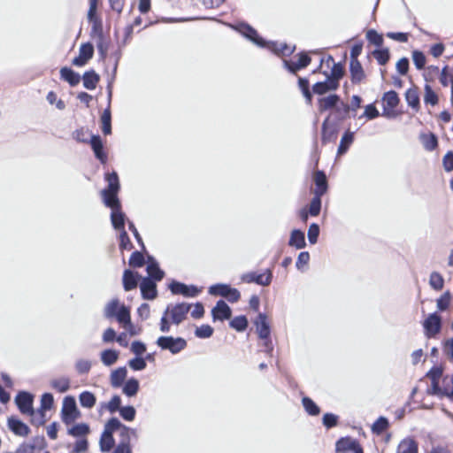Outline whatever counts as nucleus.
<instances>
[{
	"instance_id": "nucleus-48",
	"label": "nucleus",
	"mask_w": 453,
	"mask_h": 453,
	"mask_svg": "<svg viewBox=\"0 0 453 453\" xmlns=\"http://www.w3.org/2000/svg\"><path fill=\"white\" fill-rule=\"evenodd\" d=\"M421 142L426 150L431 151L437 146V138L433 134H422Z\"/></svg>"
},
{
	"instance_id": "nucleus-27",
	"label": "nucleus",
	"mask_w": 453,
	"mask_h": 453,
	"mask_svg": "<svg viewBox=\"0 0 453 453\" xmlns=\"http://www.w3.org/2000/svg\"><path fill=\"white\" fill-rule=\"evenodd\" d=\"M147 273L149 274L148 278L155 280H161L165 275L164 272L159 268L158 264L152 258H150L148 262Z\"/></svg>"
},
{
	"instance_id": "nucleus-8",
	"label": "nucleus",
	"mask_w": 453,
	"mask_h": 453,
	"mask_svg": "<svg viewBox=\"0 0 453 453\" xmlns=\"http://www.w3.org/2000/svg\"><path fill=\"white\" fill-rule=\"evenodd\" d=\"M425 335L434 338L441 329V318L437 312L430 313L422 323Z\"/></svg>"
},
{
	"instance_id": "nucleus-24",
	"label": "nucleus",
	"mask_w": 453,
	"mask_h": 453,
	"mask_svg": "<svg viewBox=\"0 0 453 453\" xmlns=\"http://www.w3.org/2000/svg\"><path fill=\"white\" fill-rule=\"evenodd\" d=\"M90 144L96 157L99 159L102 163H105L107 160V156L103 150L104 145L100 136L93 135L90 140Z\"/></svg>"
},
{
	"instance_id": "nucleus-9",
	"label": "nucleus",
	"mask_w": 453,
	"mask_h": 453,
	"mask_svg": "<svg viewBox=\"0 0 453 453\" xmlns=\"http://www.w3.org/2000/svg\"><path fill=\"white\" fill-rule=\"evenodd\" d=\"M273 278L272 271L267 269L263 273H257L256 272H250L243 273L241 276V280L246 283H257L261 286L270 285Z\"/></svg>"
},
{
	"instance_id": "nucleus-15",
	"label": "nucleus",
	"mask_w": 453,
	"mask_h": 453,
	"mask_svg": "<svg viewBox=\"0 0 453 453\" xmlns=\"http://www.w3.org/2000/svg\"><path fill=\"white\" fill-rule=\"evenodd\" d=\"M94 48L90 43H84L81 46L79 56L73 59V65L83 66L93 57Z\"/></svg>"
},
{
	"instance_id": "nucleus-63",
	"label": "nucleus",
	"mask_w": 453,
	"mask_h": 453,
	"mask_svg": "<svg viewBox=\"0 0 453 453\" xmlns=\"http://www.w3.org/2000/svg\"><path fill=\"white\" fill-rule=\"evenodd\" d=\"M412 60L418 70H421L426 65V57L421 51L414 50L412 53Z\"/></svg>"
},
{
	"instance_id": "nucleus-35",
	"label": "nucleus",
	"mask_w": 453,
	"mask_h": 453,
	"mask_svg": "<svg viewBox=\"0 0 453 453\" xmlns=\"http://www.w3.org/2000/svg\"><path fill=\"white\" fill-rule=\"evenodd\" d=\"M102 131L105 135L111 134V116L110 105L104 111L101 116Z\"/></svg>"
},
{
	"instance_id": "nucleus-38",
	"label": "nucleus",
	"mask_w": 453,
	"mask_h": 453,
	"mask_svg": "<svg viewBox=\"0 0 453 453\" xmlns=\"http://www.w3.org/2000/svg\"><path fill=\"white\" fill-rule=\"evenodd\" d=\"M114 445V438L109 432L104 431L100 438V449L103 452L110 451Z\"/></svg>"
},
{
	"instance_id": "nucleus-18",
	"label": "nucleus",
	"mask_w": 453,
	"mask_h": 453,
	"mask_svg": "<svg viewBox=\"0 0 453 453\" xmlns=\"http://www.w3.org/2000/svg\"><path fill=\"white\" fill-rule=\"evenodd\" d=\"M214 320H225L231 317L232 311L230 307L222 300L217 302L215 307L211 311Z\"/></svg>"
},
{
	"instance_id": "nucleus-13",
	"label": "nucleus",
	"mask_w": 453,
	"mask_h": 453,
	"mask_svg": "<svg viewBox=\"0 0 453 453\" xmlns=\"http://www.w3.org/2000/svg\"><path fill=\"white\" fill-rule=\"evenodd\" d=\"M338 453H363V449L357 440L347 437L342 438L336 442Z\"/></svg>"
},
{
	"instance_id": "nucleus-26",
	"label": "nucleus",
	"mask_w": 453,
	"mask_h": 453,
	"mask_svg": "<svg viewBox=\"0 0 453 453\" xmlns=\"http://www.w3.org/2000/svg\"><path fill=\"white\" fill-rule=\"evenodd\" d=\"M60 77L62 80L67 81L71 86L77 85L81 81L80 74L68 67L61 68Z\"/></svg>"
},
{
	"instance_id": "nucleus-42",
	"label": "nucleus",
	"mask_w": 453,
	"mask_h": 453,
	"mask_svg": "<svg viewBox=\"0 0 453 453\" xmlns=\"http://www.w3.org/2000/svg\"><path fill=\"white\" fill-rule=\"evenodd\" d=\"M113 318H115L121 326L126 322H129L131 319L129 308L121 304Z\"/></svg>"
},
{
	"instance_id": "nucleus-2",
	"label": "nucleus",
	"mask_w": 453,
	"mask_h": 453,
	"mask_svg": "<svg viewBox=\"0 0 453 453\" xmlns=\"http://www.w3.org/2000/svg\"><path fill=\"white\" fill-rule=\"evenodd\" d=\"M324 63L326 64L328 67L332 65V67L329 73L326 71L323 72V74L326 76L325 81H318L312 86L313 93L319 96L338 89L340 81L344 74L342 65L340 63H334V60L331 56H328L326 59L321 58L319 68L314 70L313 73H315L319 72Z\"/></svg>"
},
{
	"instance_id": "nucleus-3",
	"label": "nucleus",
	"mask_w": 453,
	"mask_h": 453,
	"mask_svg": "<svg viewBox=\"0 0 453 453\" xmlns=\"http://www.w3.org/2000/svg\"><path fill=\"white\" fill-rule=\"evenodd\" d=\"M234 28L241 33L243 36L250 40L256 45L267 48L273 53L281 56H288L292 54L295 50L294 46L288 45L286 43H278L276 42H265L264 39L259 37L257 31L249 26L248 24H239L234 27Z\"/></svg>"
},
{
	"instance_id": "nucleus-45",
	"label": "nucleus",
	"mask_w": 453,
	"mask_h": 453,
	"mask_svg": "<svg viewBox=\"0 0 453 453\" xmlns=\"http://www.w3.org/2000/svg\"><path fill=\"white\" fill-rule=\"evenodd\" d=\"M120 303L118 299H112L104 307V316L107 319H112L116 312L119 311Z\"/></svg>"
},
{
	"instance_id": "nucleus-5",
	"label": "nucleus",
	"mask_w": 453,
	"mask_h": 453,
	"mask_svg": "<svg viewBox=\"0 0 453 453\" xmlns=\"http://www.w3.org/2000/svg\"><path fill=\"white\" fill-rule=\"evenodd\" d=\"M254 323L259 338L264 340L263 344L265 348V352L271 354L273 347L270 339L271 330L266 315L264 313H259Z\"/></svg>"
},
{
	"instance_id": "nucleus-23",
	"label": "nucleus",
	"mask_w": 453,
	"mask_h": 453,
	"mask_svg": "<svg viewBox=\"0 0 453 453\" xmlns=\"http://www.w3.org/2000/svg\"><path fill=\"white\" fill-rule=\"evenodd\" d=\"M349 71L351 74V81L354 83L361 82L365 77L363 67L357 59L350 60Z\"/></svg>"
},
{
	"instance_id": "nucleus-33",
	"label": "nucleus",
	"mask_w": 453,
	"mask_h": 453,
	"mask_svg": "<svg viewBox=\"0 0 453 453\" xmlns=\"http://www.w3.org/2000/svg\"><path fill=\"white\" fill-rule=\"evenodd\" d=\"M92 367V361L88 358H78L74 363L75 372L79 375L88 374Z\"/></svg>"
},
{
	"instance_id": "nucleus-20",
	"label": "nucleus",
	"mask_w": 453,
	"mask_h": 453,
	"mask_svg": "<svg viewBox=\"0 0 453 453\" xmlns=\"http://www.w3.org/2000/svg\"><path fill=\"white\" fill-rule=\"evenodd\" d=\"M313 181L316 188L313 190L314 195L323 196L327 191V180L326 174L322 171H317L313 174Z\"/></svg>"
},
{
	"instance_id": "nucleus-14",
	"label": "nucleus",
	"mask_w": 453,
	"mask_h": 453,
	"mask_svg": "<svg viewBox=\"0 0 453 453\" xmlns=\"http://www.w3.org/2000/svg\"><path fill=\"white\" fill-rule=\"evenodd\" d=\"M429 394L438 395L440 397L446 396L449 399L453 398V376H445L441 381L438 383V388H434Z\"/></svg>"
},
{
	"instance_id": "nucleus-25",
	"label": "nucleus",
	"mask_w": 453,
	"mask_h": 453,
	"mask_svg": "<svg viewBox=\"0 0 453 453\" xmlns=\"http://www.w3.org/2000/svg\"><path fill=\"white\" fill-rule=\"evenodd\" d=\"M288 245L298 250L306 246L304 234L301 230L295 229L291 232Z\"/></svg>"
},
{
	"instance_id": "nucleus-29",
	"label": "nucleus",
	"mask_w": 453,
	"mask_h": 453,
	"mask_svg": "<svg viewBox=\"0 0 453 453\" xmlns=\"http://www.w3.org/2000/svg\"><path fill=\"white\" fill-rule=\"evenodd\" d=\"M426 377L431 380V387L427 389L430 393L434 388H438V383L441 382L442 377V369L441 367H433L426 374Z\"/></svg>"
},
{
	"instance_id": "nucleus-28",
	"label": "nucleus",
	"mask_w": 453,
	"mask_h": 453,
	"mask_svg": "<svg viewBox=\"0 0 453 453\" xmlns=\"http://www.w3.org/2000/svg\"><path fill=\"white\" fill-rule=\"evenodd\" d=\"M138 273L126 270L123 274V287L126 291L134 289L137 286Z\"/></svg>"
},
{
	"instance_id": "nucleus-6",
	"label": "nucleus",
	"mask_w": 453,
	"mask_h": 453,
	"mask_svg": "<svg viewBox=\"0 0 453 453\" xmlns=\"http://www.w3.org/2000/svg\"><path fill=\"white\" fill-rule=\"evenodd\" d=\"M156 344L162 350H169L175 355L180 353L187 347V342L181 337L160 336L157 338Z\"/></svg>"
},
{
	"instance_id": "nucleus-40",
	"label": "nucleus",
	"mask_w": 453,
	"mask_h": 453,
	"mask_svg": "<svg viewBox=\"0 0 453 453\" xmlns=\"http://www.w3.org/2000/svg\"><path fill=\"white\" fill-rule=\"evenodd\" d=\"M354 133L347 131L341 139V142L338 148V154H344L349 145L353 142Z\"/></svg>"
},
{
	"instance_id": "nucleus-31",
	"label": "nucleus",
	"mask_w": 453,
	"mask_h": 453,
	"mask_svg": "<svg viewBox=\"0 0 453 453\" xmlns=\"http://www.w3.org/2000/svg\"><path fill=\"white\" fill-rule=\"evenodd\" d=\"M440 82L444 87L451 86V103L453 104V70L449 69V66H445L441 70Z\"/></svg>"
},
{
	"instance_id": "nucleus-17",
	"label": "nucleus",
	"mask_w": 453,
	"mask_h": 453,
	"mask_svg": "<svg viewBox=\"0 0 453 453\" xmlns=\"http://www.w3.org/2000/svg\"><path fill=\"white\" fill-rule=\"evenodd\" d=\"M140 289L144 299L152 300L157 296V286L150 278L147 277L142 279L140 284Z\"/></svg>"
},
{
	"instance_id": "nucleus-16",
	"label": "nucleus",
	"mask_w": 453,
	"mask_h": 453,
	"mask_svg": "<svg viewBox=\"0 0 453 453\" xmlns=\"http://www.w3.org/2000/svg\"><path fill=\"white\" fill-rule=\"evenodd\" d=\"M296 61L283 60L284 66L292 73L309 65L311 58L306 53H301Z\"/></svg>"
},
{
	"instance_id": "nucleus-52",
	"label": "nucleus",
	"mask_w": 453,
	"mask_h": 453,
	"mask_svg": "<svg viewBox=\"0 0 453 453\" xmlns=\"http://www.w3.org/2000/svg\"><path fill=\"white\" fill-rule=\"evenodd\" d=\"M298 86L300 89L302 90V93L303 96L305 97L306 101L311 104L312 96L309 89V80L306 78L299 77L298 79Z\"/></svg>"
},
{
	"instance_id": "nucleus-44",
	"label": "nucleus",
	"mask_w": 453,
	"mask_h": 453,
	"mask_svg": "<svg viewBox=\"0 0 453 453\" xmlns=\"http://www.w3.org/2000/svg\"><path fill=\"white\" fill-rule=\"evenodd\" d=\"M96 8H97V0H89V9L88 12V19L90 22H93L94 30H96L97 27L100 26V22L97 19V18L96 17Z\"/></svg>"
},
{
	"instance_id": "nucleus-54",
	"label": "nucleus",
	"mask_w": 453,
	"mask_h": 453,
	"mask_svg": "<svg viewBox=\"0 0 453 453\" xmlns=\"http://www.w3.org/2000/svg\"><path fill=\"white\" fill-rule=\"evenodd\" d=\"M388 427V420L384 417H380L372 425V430L374 434H380Z\"/></svg>"
},
{
	"instance_id": "nucleus-56",
	"label": "nucleus",
	"mask_w": 453,
	"mask_h": 453,
	"mask_svg": "<svg viewBox=\"0 0 453 453\" xmlns=\"http://www.w3.org/2000/svg\"><path fill=\"white\" fill-rule=\"evenodd\" d=\"M407 104L411 107H417L419 104L418 92L415 88H410L405 93Z\"/></svg>"
},
{
	"instance_id": "nucleus-19",
	"label": "nucleus",
	"mask_w": 453,
	"mask_h": 453,
	"mask_svg": "<svg viewBox=\"0 0 453 453\" xmlns=\"http://www.w3.org/2000/svg\"><path fill=\"white\" fill-rule=\"evenodd\" d=\"M395 453H418V442L411 436L405 437L399 442Z\"/></svg>"
},
{
	"instance_id": "nucleus-37",
	"label": "nucleus",
	"mask_w": 453,
	"mask_h": 453,
	"mask_svg": "<svg viewBox=\"0 0 453 453\" xmlns=\"http://www.w3.org/2000/svg\"><path fill=\"white\" fill-rule=\"evenodd\" d=\"M80 404L87 409H91L96 402V396L89 391H83L79 395Z\"/></svg>"
},
{
	"instance_id": "nucleus-41",
	"label": "nucleus",
	"mask_w": 453,
	"mask_h": 453,
	"mask_svg": "<svg viewBox=\"0 0 453 453\" xmlns=\"http://www.w3.org/2000/svg\"><path fill=\"white\" fill-rule=\"evenodd\" d=\"M54 399L53 395L50 393H45L42 395L41 398V408L39 410V414L41 417H44V411L47 410H50L53 406Z\"/></svg>"
},
{
	"instance_id": "nucleus-21",
	"label": "nucleus",
	"mask_w": 453,
	"mask_h": 453,
	"mask_svg": "<svg viewBox=\"0 0 453 453\" xmlns=\"http://www.w3.org/2000/svg\"><path fill=\"white\" fill-rule=\"evenodd\" d=\"M8 426L16 435L19 436H27L30 433L29 427L14 417L8 418Z\"/></svg>"
},
{
	"instance_id": "nucleus-53",
	"label": "nucleus",
	"mask_w": 453,
	"mask_h": 453,
	"mask_svg": "<svg viewBox=\"0 0 453 453\" xmlns=\"http://www.w3.org/2000/svg\"><path fill=\"white\" fill-rule=\"evenodd\" d=\"M350 106L341 100L340 103H338L337 105L334 107V111L337 114V118L339 120L344 119L348 116Z\"/></svg>"
},
{
	"instance_id": "nucleus-49",
	"label": "nucleus",
	"mask_w": 453,
	"mask_h": 453,
	"mask_svg": "<svg viewBox=\"0 0 453 453\" xmlns=\"http://www.w3.org/2000/svg\"><path fill=\"white\" fill-rule=\"evenodd\" d=\"M230 326L239 332H242L248 326V320L245 316L235 317L230 321Z\"/></svg>"
},
{
	"instance_id": "nucleus-30",
	"label": "nucleus",
	"mask_w": 453,
	"mask_h": 453,
	"mask_svg": "<svg viewBox=\"0 0 453 453\" xmlns=\"http://www.w3.org/2000/svg\"><path fill=\"white\" fill-rule=\"evenodd\" d=\"M127 371L126 367H119L111 373V384L114 388H119L124 382Z\"/></svg>"
},
{
	"instance_id": "nucleus-47",
	"label": "nucleus",
	"mask_w": 453,
	"mask_h": 453,
	"mask_svg": "<svg viewBox=\"0 0 453 453\" xmlns=\"http://www.w3.org/2000/svg\"><path fill=\"white\" fill-rule=\"evenodd\" d=\"M429 285L434 290H441L444 285V280L441 273L433 272L429 277Z\"/></svg>"
},
{
	"instance_id": "nucleus-36",
	"label": "nucleus",
	"mask_w": 453,
	"mask_h": 453,
	"mask_svg": "<svg viewBox=\"0 0 453 453\" xmlns=\"http://www.w3.org/2000/svg\"><path fill=\"white\" fill-rule=\"evenodd\" d=\"M50 386L59 393H65L70 388V380L67 377H59L52 380Z\"/></svg>"
},
{
	"instance_id": "nucleus-57",
	"label": "nucleus",
	"mask_w": 453,
	"mask_h": 453,
	"mask_svg": "<svg viewBox=\"0 0 453 453\" xmlns=\"http://www.w3.org/2000/svg\"><path fill=\"white\" fill-rule=\"evenodd\" d=\"M128 365L134 371H142L146 368V359L141 357H136L128 361Z\"/></svg>"
},
{
	"instance_id": "nucleus-7",
	"label": "nucleus",
	"mask_w": 453,
	"mask_h": 453,
	"mask_svg": "<svg viewBox=\"0 0 453 453\" xmlns=\"http://www.w3.org/2000/svg\"><path fill=\"white\" fill-rule=\"evenodd\" d=\"M81 415L77 409L75 400L73 396H65L63 400L61 418L65 424L69 425L74 422Z\"/></svg>"
},
{
	"instance_id": "nucleus-62",
	"label": "nucleus",
	"mask_w": 453,
	"mask_h": 453,
	"mask_svg": "<svg viewBox=\"0 0 453 453\" xmlns=\"http://www.w3.org/2000/svg\"><path fill=\"white\" fill-rule=\"evenodd\" d=\"M120 416L127 421H132L135 418V409L133 406H125L119 409Z\"/></svg>"
},
{
	"instance_id": "nucleus-34",
	"label": "nucleus",
	"mask_w": 453,
	"mask_h": 453,
	"mask_svg": "<svg viewBox=\"0 0 453 453\" xmlns=\"http://www.w3.org/2000/svg\"><path fill=\"white\" fill-rule=\"evenodd\" d=\"M119 352L114 349H105L101 352V361L106 366L114 365L119 358Z\"/></svg>"
},
{
	"instance_id": "nucleus-60",
	"label": "nucleus",
	"mask_w": 453,
	"mask_h": 453,
	"mask_svg": "<svg viewBox=\"0 0 453 453\" xmlns=\"http://www.w3.org/2000/svg\"><path fill=\"white\" fill-rule=\"evenodd\" d=\"M123 424L118 418H111L105 424L104 431L112 434L115 431L120 430Z\"/></svg>"
},
{
	"instance_id": "nucleus-58",
	"label": "nucleus",
	"mask_w": 453,
	"mask_h": 453,
	"mask_svg": "<svg viewBox=\"0 0 453 453\" xmlns=\"http://www.w3.org/2000/svg\"><path fill=\"white\" fill-rule=\"evenodd\" d=\"M450 298L451 296L449 291L441 295V297L436 301L438 310L441 311H446L449 306Z\"/></svg>"
},
{
	"instance_id": "nucleus-10",
	"label": "nucleus",
	"mask_w": 453,
	"mask_h": 453,
	"mask_svg": "<svg viewBox=\"0 0 453 453\" xmlns=\"http://www.w3.org/2000/svg\"><path fill=\"white\" fill-rule=\"evenodd\" d=\"M33 401L34 396L27 392H19L15 397V403L20 412L29 416L35 415Z\"/></svg>"
},
{
	"instance_id": "nucleus-55",
	"label": "nucleus",
	"mask_w": 453,
	"mask_h": 453,
	"mask_svg": "<svg viewBox=\"0 0 453 453\" xmlns=\"http://www.w3.org/2000/svg\"><path fill=\"white\" fill-rule=\"evenodd\" d=\"M321 209V196L314 195V197L311 199L309 213L310 215L316 217L319 214Z\"/></svg>"
},
{
	"instance_id": "nucleus-46",
	"label": "nucleus",
	"mask_w": 453,
	"mask_h": 453,
	"mask_svg": "<svg viewBox=\"0 0 453 453\" xmlns=\"http://www.w3.org/2000/svg\"><path fill=\"white\" fill-rule=\"evenodd\" d=\"M89 433V426L85 423H81L68 429V434L73 437H80Z\"/></svg>"
},
{
	"instance_id": "nucleus-64",
	"label": "nucleus",
	"mask_w": 453,
	"mask_h": 453,
	"mask_svg": "<svg viewBox=\"0 0 453 453\" xmlns=\"http://www.w3.org/2000/svg\"><path fill=\"white\" fill-rule=\"evenodd\" d=\"M366 38L376 46H381L383 43V37L381 35L378 34L375 30H369L366 33Z\"/></svg>"
},
{
	"instance_id": "nucleus-4",
	"label": "nucleus",
	"mask_w": 453,
	"mask_h": 453,
	"mask_svg": "<svg viewBox=\"0 0 453 453\" xmlns=\"http://www.w3.org/2000/svg\"><path fill=\"white\" fill-rule=\"evenodd\" d=\"M190 308L191 305L186 303L168 305L160 319V331L162 333H168L171 323L177 326L180 324L186 319Z\"/></svg>"
},
{
	"instance_id": "nucleus-43",
	"label": "nucleus",
	"mask_w": 453,
	"mask_h": 453,
	"mask_svg": "<svg viewBox=\"0 0 453 453\" xmlns=\"http://www.w3.org/2000/svg\"><path fill=\"white\" fill-rule=\"evenodd\" d=\"M231 288H232L226 284H216L210 287L209 293L213 296H220L226 298Z\"/></svg>"
},
{
	"instance_id": "nucleus-50",
	"label": "nucleus",
	"mask_w": 453,
	"mask_h": 453,
	"mask_svg": "<svg viewBox=\"0 0 453 453\" xmlns=\"http://www.w3.org/2000/svg\"><path fill=\"white\" fill-rule=\"evenodd\" d=\"M119 431H120V436L122 438L120 442L130 443V439L132 437L137 438V431L134 428H130V427L123 425Z\"/></svg>"
},
{
	"instance_id": "nucleus-51",
	"label": "nucleus",
	"mask_w": 453,
	"mask_h": 453,
	"mask_svg": "<svg viewBox=\"0 0 453 453\" xmlns=\"http://www.w3.org/2000/svg\"><path fill=\"white\" fill-rule=\"evenodd\" d=\"M302 402L305 411L310 415L316 416L319 414L320 410L319 406L311 398L303 397Z\"/></svg>"
},
{
	"instance_id": "nucleus-12",
	"label": "nucleus",
	"mask_w": 453,
	"mask_h": 453,
	"mask_svg": "<svg viewBox=\"0 0 453 453\" xmlns=\"http://www.w3.org/2000/svg\"><path fill=\"white\" fill-rule=\"evenodd\" d=\"M383 113L388 118L394 116V110L399 104V97L395 91H388L382 97Z\"/></svg>"
},
{
	"instance_id": "nucleus-61",
	"label": "nucleus",
	"mask_w": 453,
	"mask_h": 453,
	"mask_svg": "<svg viewBox=\"0 0 453 453\" xmlns=\"http://www.w3.org/2000/svg\"><path fill=\"white\" fill-rule=\"evenodd\" d=\"M213 334V328L209 325H203L196 329L195 334L198 338H209Z\"/></svg>"
},
{
	"instance_id": "nucleus-1",
	"label": "nucleus",
	"mask_w": 453,
	"mask_h": 453,
	"mask_svg": "<svg viewBox=\"0 0 453 453\" xmlns=\"http://www.w3.org/2000/svg\"><path fill=\"white\" fill-rule=\"evenodd\" d=\"M108 186L101 192L104 203L111 209V221L114 229L119 232L125 230L126 215L121 211L120 202L118 198V192L119 190V181L118 174L113 172L106 174L105 177Z\"/></svg>"
},
{
	"instance_id": "nucleus-22",
	"label": "nucleus",
	"mask_w": 453,
	"mask_h": 453,
	"mask_svg": "<svg viewBox=\"0 0 453 453\" xmlns=\"http://www.w3.org/2000/svg\"><path fill=\"white\" fill-rule=\"evenodd\" d=\"M338 103H340V97L335 94L320 97L318 99L319 111L322 112L330 109H334Z\"/></svg>"
},
{
	"instance_id": "nucleus-59",
	"label": "nucleus",
	"mask_w": 453,
	"mask_h": 453,
	"mask_svg": "<svg viewBox=\"0 0 453 453\" xmlns=\"http://www.w3.org/2000/svg\"><path fill=\"white\" fill-rule=\"evenodd\" d=\"M372 55L380 65H385L389 59V52L388 49L375 50L372 52Z\"/></svg>"
},
{
	"instance_id": "nucleus-11",
	"label": "nucleus",
	"mask_w": 453,
	"mask_h": 453,
	"mask_svg": "<svg viewBox=\"0 0 453 453\" xmlns=\"http://www.w3.org/2000/svg\"><path fill=\"white\" fill-rule=\"evenodd\" d=\"M169 288L173 294L182 295L186 297H195L202 291L201 288H198L194 285H186L178 281H173L170 284Z\"/></svg>"
},
{
	"instance_id": "nucleus-39",
	"label": "nucleus",
	"mask_w": 453,
	"mask_h": 453,
	"mask_svg": "<svg viewBox=\"0 0 453 453\" xmlns=\"http://www.w3.org/2000/svg\"><path fill=\"white\" fill-rule=\"evenodd\" d=\"M139 390V381L134 378L127 380L123 387V393L131 397L137 394Z\"/></svg>"
},
{
	"instance_id": "nucleus-32",
	"label": "nucleus",
	"mask_w": 453,
	"mask_h": 453,
	"mask_svg": "<svg viewBox=\"0 0 453 453\" xmlns=\"http://www.w3.org/2000/svg\"><path fill=\"white\" fill-rule=\"evenodd\" d=\"M83 86L89 90L95 89L98 81L99 75L96 74L94 71L86 72L82 77Z\"/></svg>"
}]
</instances>
